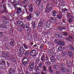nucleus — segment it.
<instances>
[{
	"instance_id": "29",
	"label": "nucleus",
	"mask_w": 74,
	"mask_h": 74,
	"mask_svg": "<svg viewBox=\"0 0 74 74\" xmlns=\"http://www.w3.org/2000/svg\"><path fill=\"white\" fill-rule=\"evenodd\" d=\"M23 23H22V21H18L17 22V24L19 26H21L23 24Z\"/></svg>"
},
{
	"instance_id": "64",
	"label": "nucleus",
	"mask_w": 74,
	"mask_h": 74,
	"mask_svg": "<svg viewBox=\"0 0 74 74\" xmlns=\"http://www.w3.org/2000/svg\"><path fill=\"white\" fill-rule=\"evenodd\" d=\"M8 36L6 35L4 36V38L5 40H7L8 39Z\"/></svg>"
},
{
	"instance_id": "49",
	"label": "nucleus",
	"mask_w": 74,
	"mask_h": 74,
	"mask_svg": "<svg viewBox=\"0 0 74 74\" xmlns=\"http://www.w3.org/2000/svg\"><path fill=\"white\" fill-rule=\"evenodd\" d=\"M21 28L23 29H25V27L26 28V26H25V24L24 25V24H23L21 26Z\"/></svg>"
},
{
	"instance_id": "1",
	"label": "nucleus",
	"mask_w": 74,
	"mask_h": 74,
	"mask_svg": "<svg viewBox=\"0 0 74 74\" xmlns=\"http://www.w3.org/2000/svg\"><path fill=\"white\" fill-rule=\"evenodd\" d=\"M30 55L33 57L34 58L35 56L38 55V52L35 49L32 50L30 52Z\"/></svg>"
},
{
	"instance_id": "24",
	"label": "nucleus",
	"mask_w": 74,
	"mask_h": 74,
	"mask_svg": "<svg viewBox=\"0 0 74 74\" xmlns=\"http://www.w3.org/2000/svg\"><path fill=\"white\" fill-rule=\"evenodd\" d=\"M0 64H5V61L3 60H0Z\"/></svg>"
},
{
	"instance_id": "33",
	"label": "nucleus",
	"mask_w": 74,
	"mask_h": 74,
	"mask_svg": "<svg viewBox=\"0 0 74 74\" xmlns=\"http://www.w3.org/2000/svg\"><path fill=\"white\" fill-rule=\"evenodd\" d=\"M28 68L29 69V70L30 71H33V69L34 68V67L29 66H28Z\"/></svg>"
},
{
	"instance_id": "30",
	"label": "nucleus",
	"mask_w": 74,
	"mask_h": 74,
	"mask_svg": "<svg viewBox=\"0 0 74 74\" xmlns=\"http://www.w3.org/2000/svg\"><path fill=\"white\" fill-rule=\"evenodd\" d=\"M43 23H42V22L41 21H40L38 25L39 27H42V25H43Z\"/></svg>"
},
{
	"instance_id": "12",
	"label": "nucleus",
	"mask_w": 74,
	"mask_h": 74,
	"mask_svg": "<svg viewBox=\"0 0 74 74\" xmlns=\"http://www.w3.org/2000/svg\"><path fill=\"white\" fill-rule=\"evenodd\" d=\"M19 51L25 53V51H26L25 49L23 47H20L18 50Z\"/></svg>"
},
{
	"instance_id": "62",
	"label": "nucleus",
	"mask_w": 74,
	"mask_h": 74,
	"mask_svg": "<svg viewBox=\"0 0 74 74\" xmlns=\"http://www.w3.org/2000/svg\"><path fill=\"white\" fill-rule=\"evenodd\" d=\"M4 34V33L3 32H0V37H1L2 36H3V34Z\"/></svg>"
},
{
	"instance_id": "7",
	"label": "nucleus",
	"mask_w": 74,
	"mask_h": 74,
	"mask_svg": "<svg viewBox=\"0 0 74 74\" xmlns=\"http://www.w3.org/2000/svg\"><path fill=\"white\" fill-rule=\"evenodd\" d=\"M10 60H11L12 62H16L15 58L13 55H12L10 56Z\"/></svg>"
},
{
	"instance_id": "19",
	"label": "nucleus",
	"mask_w": 74,
	"mask_h": 74,
	"mask_svg": "<svg viewBox=\"0 0 74 74\" xmlns=\"http://www.w3.org/2000/svg\"><path fill=\"white\" fill-rule=\"evenodd\" d=\"M0 27L1 28H7V25L2 24H0Z\"/></svg>"
},
{
	"instance_id": "63",
	"label": "nucleus",
	"mask_w": 74,
	"mask_h": 74,
	"mask_svg": "<svg viewBox=\"0 0 74 74\" xmlns=\"http://www.w3.org/2000/svg\"><path fill=\"white\" fill-rule=\"evenodd\" d=\"M27 32L28 33H30V32H31V30L30 29H28L27 30Z\"/></svg>"
},
{
	"instance_id": "16",
	"label": "nucleus",
	"mask_w": 74,
	"mask_h": 74,
	"mask_svg": "<svg viewBox=\"0 0 74 74\" xmlns=\"http://www.w3.org/2000/svg\"><path fill=\"white\" fill-rule=\"evenodd\" d=\"M61 14H58L56 16L58 19H61L62 18V12H61Z\"/></svg>"
},
{
	"instance_id": "34",
	"label": "nucleus",
	"mask_w": 74,
	"mask_h": 74,
	"mask_svg": "<svg viewBox=\"0 0 74 74\" xmlns=\"http://www.w3.org/2000/svg\"><path fill=\"white\" fill-rule=\"evenodd\" d=\"M42 69L44 71H46L47 70V66L44 65L42 66Z\"/></svg>"
},
{
	"instance_id": "26",
	"label": "nucleus",
	"mask_w": 74,
	"mask_h": 74,
	"mask_svg": "<svg viewBox=\"0 0 74 74\" xmlns=\"http://www.w3.org/2000/svg\"><path fill=\"white\" fill-rule=\"evenodd\" d=\"M14 68H10L9 70V73L8 74H12V71L14 69Z\"/></svg>"
},
{
	"instance_id": "57",
	"label": "nucleus",
	"mask_w": 74,
	"mask_h": 74,
	"mask_svg": "<svg viewBox=\"0 0 74 74\" xmlns=\"http://www.w3.org/2000/svg\"><path fill=\"white\" fill-rule=\"evenodd\" d=\"M62 11H64V12H65V11H67V10H68L66 8H65L62 9Z\"/></svg>"
},
{
	"instance_id": "51",
	"label": "nucleus",
	"mask_w": 74,
	"mask_h": 74,
	"mask_svg": "<svg viewBox=\"0 0 74 74\" xmlns=\"http://www.w3.org/2000/svg\"><path fill=\"white\" fill-rule=\"evenodd\" d=\"M67 53H68L69 54V55H71H71H73V53H72V52H71V51H68L67 52Z\"/></svg>"
},
{
	"instance_id": "48",
	"label": "nucleus",
	"mask_w": 74,
	"mask_h": 74,
	"mask_svg": "<svg viewBox=\"0 0 74 74\" xmlns=\"http://www.w3.org/2000/svg\"><path fill=\"white\" fill-rule=\"evenodd\" d=\"M21 3V1L20 0H18V2L17 3H16V5H14V6H16V5H19V4Z\"/></svg>"
},
{
	"instance_id": "61",
	"label": "nucleus",
	"mask_w": 74,
	"mask_h": 74,
	"mask_svg": "<svg viewBox=\"0 0 74 74\" xmlns=\"http://www.w3.org/2000/svg\"><path fill=\"white\" fill-rule=\"evenodd\" d=\"M56 34H57L56 35L57 36V38H59V37H60V34L58 33V32L56 33Z\"/></svg>"
},
{
	"instance_id": "45",
	"label": "nucleus",
	"mask_w": 74,
	"mask_h": 74,
	"mask_svg": "<svg viewBox=\"0 0 74 74\" xmlns=\"http://www.w3.org/2000/svg\"><path fill=\"white\" fill-rule=\"evenodd\" d=\"M5 45L7 49H10V46L8 45L7 44H5Z\"/></svg>"
},
{
	"instance_id": "25",
	"label": "nucleus",
	"mask_w": 74,
	"mask_h": 74,
	"mask_svg": "<svg viewBox=\"0 0 74 74\" xmlns=\"http://www.w3.org/2000/svg\"><path fill=\"white\" fill-rule=\"evenodd\" d=\"M24 53H23L20 52H18V54L19 57L21 58L22 57V56L23 54H24Z\"/></svg>"
},
{
	"instance_id": "3",
	"label": "nucleus",
	"mask_w": 74,
	"mask_h": 74,
	"mask_svg": "<svg viewBox=\"0 0 74 74\" xmlns=\"http://www.w3.org/2000/svg\"><path fill=\"white\" fill-rule=\"evenodd\" d=\"M52 57L51 58V61L52 62H53V69H56V65H55V64L56 63V60H55V58H53V59H51Z\"/></svg>"
},
{
	"instance_id": "54",
	"label": "nucleus",
	"mask_w": 74,
	"mask_h": 74,
	"mask_svg": "<svg viewBox=\"0 0 74 74\" xmlns=\"http://www.w3.org/2000/svg\"><path fill=\"white\" fill-rule=\"evenodd\" d=\"M34 62H31V65H29V66H31V67H34Z\"/></svg>"
},
{
	"instance_id": "46",
	"label": "nucleus",
	"mask_w": 74,
	"mask_h": 74,
	"mask_svg": "<svg viewBox=\"0 0 74 74\" xmlns=\"http://www.w3.org/2000/svg\"><path fill=\"white\" fill-rule=\"evenodd\" d=\"M52 52H53V49H49L48 51V53H51Z\"/></svg>"
},
{
	"instance_id": "58",
	"label": "nucleus",
	"mask_w": 74,
	"mask_h": 74,
	"mask_svg": "<svg viewBox=\"0 0 74 74\" xmlns=\"http://www.w3.org/2000/svg\"><path fill=\"white\" fill-rule=\"evenodd\" d=\"M2 18L4 19V20L5 21H7V20H8V18L5 16H3Z\"/></svg>"
},
{
	"instance_id": "23",
	"label": "nucleus",
	"mask_w": 74,
	"mask_h": 74,
	"mask_svg": "<svg viewBox=\"0 0 74 74\" xmlns=\"http://www.w3.org/2000/svg\"><path fill=\"white\" fill-rule=\"evenodd\" d=\"M47 7H48V8L50 11L53 10V7H52V6L51 5H48L47 6Z\"/></svg>"
},
{
	"instance_id": "22",
	"label": "nucleus",
	"mask_w": 74,
	"mask_h": 74,
	"mask_svg": "<svg viewBox=\"0 0 74 74\" xmlns=\"http://www.w3.org/2000/svg\"><path fill=\"white\" fill-rule=\"evenodd\" d=\"M0 66H1L0 68L2 69H4L6 67V66H5V64H0Z\"/></svg>"
},
{
	"instance_id": "37",
	"label": "nucleus",
	"mask_w": 74,
	"mask_h": 74,
	"mask_svg": "<svg viewBox=\"0 0 74 74\" xmlns=\"http://www.w3.org/2000/svg\"><path fill=\"white\" fill-rule=\"evenodd\" d=\"M49 59L48 57V56H46V55L45 58V62H47V61H49Z\"/></svg>"
},
{
	"instance_id": "15",
	"label": "nucleus",
	"mask_w": 74,
	"mask_h": 74,
	"mask_svg": "<svg viewBox=\"0 0 74 74\" xmlns=\"http://www.w3.org/2000/svg\"><path fill=\"white\" fill-rule=\"evenodd\" d=\"M45 23L47 28H49V27H50L51 24H50V22L49 21H46Z\"/></svg>"
},
{
	"instance_id": "41",
	"label": "nucleus",
	"mask_w": 74,
	"mask_h": 74,
	"mask_svg": "<svg viewBox=\"0 0 74 74\" xmlns=\"http://www.w3.org/2000/svg\"><path fill=\"white\" fill-rule=\"evenodd\" d=\"M35 14H36L37 16H39V15L40 14V12L38 11H37L35 12Z\"/></svg>"
},
{
	"instance_id": "55",
	"label": "nucleus",
	"mask_w": 74,
	"mask_h": 74,
	"mask_svg": "<svg viewBox=\"0 0 74 74\" xmlns=\"http://www.w3.org/2000/svg\"><path fill=\"white\" fill-rule=\"evenodd\" d=\"M57 29H58L60 31H62L63 29V28L62 27H58L57 28Z\"/></svg>"
},
{
	"instance_id": "56",
	"label": "nucleus",
	"mask_w": 74,
	"mask_h": 74,
	"mask_svg": "<svg viewBox=\"0 0 74 74\" xmlns=\"http://www.w3.org/2000/svg\"><path fill=\"white\" fill-rule=\"evenodd\" d=\"M66 25H62V27L63 29H64V30H65L66 29Z\"/></svg>"
},
{
	"instance_id": "28",
	"label": "nucleus",
	"mask_w": 74,
	"mask_h": 74,
	"mask_svg": "<svg viewBox=\"0 0 74 74\" xmlns=\"http://www.w3.org/2000/svg\"><path fill=\"white\" fill-rule=\"evenodd\" d=\"M45 12L46 13H49V12L50 11L49 10V9H48V7L47 6L46 9L45 10Z\"/></svg>"
},
{
	"instance_id": "2",
	"label": "nucleus",
	"mask_w": 74,
	"mask_h": 74,
	"mask_svg": "<svg viewBox=\"0 0 74 74\" xmlns=\"http://www.w3.org/2000/svg\"><path fill=\"white\" fill-rule=\"evenodd\" d=\"M15 8H17V10L16 12V14L17 15H21V13H22L21 15H22L25 14V11H22V8H18V7H15Z\"/></svg>"
},
{
	"instance_id": "38",
	"label": "nucleus",
	"mask_w": 74,
	"mask_h": 74,
	"mask_svg": "<svg viewBox=\"0 0 74 74\" xmlns=\"http://www.w3.org/2000/svg\"><path fill=\"white\" fill-rule=\"evenodd\" d=\"M67 68H62L61 69V71L62 73H64L66 71Z\"/></svg>"
},
{
	"instance_id": "18",
	"label": "nucleus",
	"mask_w": 74,
	"mask_h": 74,
	"mask_svg": "<svg viewBox=\"0 0 74 74\" xmlns=\"http://www.w3.org/2000/svg\"><path fill=\"white\" fill-rule=\"evenodd\" d=\"M27 40H29V41H30L32 40L33 39L31 35H29L27 36Z\"/></svg>"
},
{
	"instance_id": "17",
	"label": "nucleus",
	"mask_w": 74,
	"mask_h": 74,
	"mask_svg": "<svg viewBox=\"0 0 74 74\" xmlns=\"http://www.w3.org/2000/svg\"><path fill=\"white\" fill-rule=\"evenodd\" d=\"M50 21L52 23H55L56 22V18L55 17L51 18Z\"/></svg>"
},
{
	"instance_id": "6",
	"label": "nucleus",
	"mask_w": 74,
	"mask_h": 74,
	"mask_svg": "<svg viewBox=\"0 0 74 74\" xmlns=\"http://www.w3.org/2000/svg\"><path fill=\"white\" fill-rule=\"evenodd\" d=\"M22 59H23V60L26 61L28 63L30 62V57L28 56H25L24 58H23Z\"/></svg>"
},
{
	"instance_id": "31",
	"label": "nucleus",
	"mask_w": 74,
	"mask_h": 74,
	"mask_svg": "<svg viewBox=\"0 0 74 74\" xmlns=\"http://www.w3.org/2000/svg\"><path fill=\"white\" fill-rule=\"evenodd\" d=\"M25 28L26 29H29L30 28V24L29 23H26L25 24Z\"/></svg>"
},
{
	"instance_id": "52",
	"label": "nucleus",
	"mask_w": 74,
	"mask_h": 74,
	"mask_svg": "<svg viewBox=\"0 0 74 74\" xmlns=\"http://www.w3.org/2000/svg\"><path fill=\"white\" fill-rule=\"evenodd\" d=\"M41 49H42L44 48V44H42L39 47Z\"/></svg>"
},
{
	"instance_id": "43",
	"label": "nucleus",
	"mask_w": 74,
	"mask_h": 74,
	"mask_svg": "<svg viewBox=\"0 0 74 74\" xmlns=\"http://www.w3.org/2000/svg\"><path fill=\"white\" fill-rule=\"evenodd\" d=\"M38 66H34V69L35 71H37L39 70Z\"/></svg>"
},
{
	"instance_id": "44",
	"label": "nucleus",
	"mask_w": 74,
	"mask_h": 74,
	"mask_svg": "<svg viewBox=\"0 0 74 74\" xmlns=\"http://www.w3.org/2000/svg\"><path fill=\"white\" fill-rule=\"evenodd\" d=\"M62 34L63 36H67L68 35V33L66 32H63Z\"/></svg>"
},
{
	"instance_id": "8",
	"label": "nucleus",
	"mask_w": 74,
	"mask_h": 74,
	"mask_svg": "<svg viewBox=\"0 0 74 74\" xmlns=\"http://www.w3.org/2000/svg\"><path fill=\"white\" fill-rule=\"evenodd\" d=\"M46 56V54L44 53H43V55L40 58V60L43 62H45V58Z\"/></svg>"
},
{
	"instance_id": "9",
	"label": "nucleus",
	"mask_w": 74,
	"mask_h": 74,
	"mask_svg": "<svg viewBox=\"0 0 74 74\" xmlns=\"http://www.w3.org/2000/svg\"><path fill=\"white\" fill-rule=\"evenodd\" d=\"M32 13L30 14L28 16L26 17L27 21H30V20L32 19Z\"/></svg>"
},
{
	"instance_id": "5",
	"label": "nucleus",
	"mask_w": 74,
	"mask_h": 74,
	"mask_svg": "<svg viewBox=\"0 0 74 74\" xmlns=\"http://www.w3.org/2000/svg\"><path fill=\"white\" fill-rule=\"evenodd\" d=\"M9 44L12 47L14 46V43H15V41L13 39H11L10 40Z\"/></svg>"
},
{
	"instance_id": "13",
	"label": "nucleus",
	"mask_w": 74,
	"mask_h": 74,
	"mask_svg": "<svg viewBox=\"0 0 74 74\" xmlns=\"http://www.w3.org/2000/svg\"><path fill=\"white\" fill-rule=\"evenodd\" d=\"M31 24L32 25V27L33 29H35L37 27V25H36V22L35 21L32 22Z\"/></svg>"
},
{
	"instance_id": "39",
	"label": "nucleus",
	"mask_w": 74,
	"mask_h": 74,
	"mask_svg": "<svg viewBox=\"0 0 74 74\" xmlns=\"http://www.w3.org/2000/svg\"><path fill=\"white\" fill-rule=\"evenodd\" d=\"M23 46L25 49H28V46L26 45V44H23Z\"/></svg>"
},
{
	"instance_id": "50",
	"label": "nucleus",
	"mask_w": 74,
	"mask_h": 74,
	"mask_svg": "<svg viewBox=\"0 0 74 74\" xmlns=\"http://www.w3.org/2000/svg\"><path fill=\"white\" fill-rule=\"evenodd\" d=\"M16 29H17V30H18V32H22V29H21V28L20 27H17L16 28Z\"/></svg>"
},
{
	"instance_id": "40",
	"label": "nucleus",
	"mask_w": 74,
	"mask_h": 74,
	"mask_svg": "<svg viewBox=\"0 0 74 74\" xmlns=\"http://www.w3.org/2000/svg\"><path fill=\"white\" fill-rule=\"evenodd\" d=\"M45 64L47 65V66H49L51 64V63L49 61H46L45 62Z\"/></svg>"
},
{
	"instance_id": "4",
	"label": "nucleus",
	"mask_w": 74,
	"mask_h": 74,
	"mask_svg": "<svg viewBox=\"0 0 74 74\" xmlns=\"http://www.w3.org/2000/svg\"><path fill=\"white\" fill-rule=\"evenodd\" d=\"M28 7L29 8L28 10L30 14H32V13L33 12V6L31 5H28Z\"/></svg>"
},
{
	"instance_id": "53",
	"label": "nucleus",
	"mask_w": 74,
	"mask_h": 74,
	"mask_svg": "<svg viewBox=\"0 0 74 74\" xmlns=\"http://www.w3.org/2000/svg\"><path fill=\"white\" fill-rule=\"evenodd\" d=\"M27 0H24L22 2V3L23 4H26V3H27Z\"/></svg>"
},
{
	"instance_id": "14",
	"label": "nucleus",
	"mask_w": 74,
	"mask_h": 74,
	"mask_svg": "<svg viewBox=\"0 0 74 74\" xmlns=\"http://www.w3.org/2000/svg\"><path fill=\"white\" fill-rule=\"evenodd\" d=\"M29 62H27V61H25V60H23V59H22V63L23 65L24 66H26L27 65V64Z\"/></svg>"
},
{
	"instance_id": "20",
	"label": "nucleus",
	"mask_w": 74,
	"mask_h": 74,
	"mask_svg": "<svg viewBox=\"0 0 74 74\" xmlns=\"http://www.w3.org/2000/svg\"><path fill=\"white\" fill-rule=\"evenodd\" d=\"M67 47H66L62 48L60 46L58 47V49L59 50V51H60V50H62V49H67Z\"/></svg>"
},
{
	"instance_id": "59",
	"label": "nucleus",
	"mask_w": 74,
	"mask_h": 74,
	"mask_svg": "<svg viewBox=\"0 0 74 74\" xmlns=\"http://www.w3.org/2000/svg\"><path fill=\"white\" fill-rule=\"evenodd\" d=\"M49 71H50L51 73H52L53 71H52V68L51 67H50L49 69Z\"/></svg>"
},
{
	"instance_id": "10",
	"label": "nucleus",
	"mask_w": 74,
	"mask_h": 74,
	"mask_svg": "<svg viewBox=\"0 0 74 74\" xmlns=\"http://www.w3.org/2000/svg\"><path fill=\"white\" fill-rule=\"evenodd\" d=\"M56 43L58 44L59 45H62L63 46L64 45V42L63 41H59L58 42H56Z\"/></svg>"
},
{
	"instance_id": "36",
	"label": "nucleus",
	"mask_w": 74,
	"mask_h": 74,
	"mask_svg": "<svg viewBox=\"0 0 74 74\" xmlns=\"http://www.w3.org/2000/svg\"><path fill=\"white\" fill-rule=\"evenodd\" d=\"M42 63H44V62H40V63L39 64V66L38 67L40 68H41L42 67Z\"/></svg>"
},
{
	"instance_id": "60",
	"label": "nucleus",
	"mask_w": 74,
	"mask_h": 74,
	"mask_svg": "<svg viewBox=\"0 0 74 74\" xmlns=\"http://www.w3.org/2000/svg\"><path fill=\"white\" fill-rule=\"evenodd\" d=\"M34 38H37V35L36 34H34Z\"/></svg>"
},
{
	"instance_id": "47",
	"label": "nucleus",
	"mask_w": 74,
	"mask_h": 74,
	"mask_svg": "<svg viewBox=\"0 0 74 74\" xmlns=\"http://www.w3.org/2000/svg\"><path fill=\"white\" fill-rule=\"evenodd\" d=\"M56 11L55 10H53V14L52 15L53 16H56Z\"/></svg>"
},
{
	"instance_id": "42",
	"label": "nucleus",
	"mask_w": 74,
	"mask_h": 74,
	"mask_svg": "<svg viewBox=\"0 0 74 74\" xmlns=\"http://www.w3.org/2000/svg\"><path fill=\"white\" fill-rule=\"evenodd\" d=\"M67 21L70 23H72L73 22V20H72V19L71 18H70Z\"/></svg>"
},
{
	"instance_id": "32",
	"label": "nucleus",
	"mask_w": 74,
	"mask_h": 74,
	"mask_svg": "<svg viewBox=\"0 0 74 74\" xmlns=\"http://www.w3.org/2000/svg\"><path fill=\"white\" fill-rule=\"evenodd\" d=\"M2 56L3 57V58H6L7 55V53L3 52H2Z\"/></svg>"
},
{
	"instance_id": "11",
	"label": "nucleus",
	"mask_w": 74,
	"mask_h": 74,
	"mask_svg": "<svg viewBox=\"0 0 74 74\" xmlns=\"http://www.w3.org/2000/svg\"><path fill=\"white\" fill-rule=\"evenodd\" d=\"M42 2V0H37L35 2V3L38 6H40Z\"/></svg>"
},
{
	"instance_id": "21",
	"label": "nucleus",
	"mask_w": 74,
	"mask_h": 74,
	"mask_svg": "<svg viewBox=\"0 0 74 74\" xmlns=\"http://www.w3.org/2000/svg\"><path fill=\"white\" fill-rule=\"evenodd\" d=\"M26 52L24 53L25 56H28L29 55V50L26 51Z\"/></svg>"
},
{
	"instance_id": "35",
	"label": "nucleus",
	"mask_w": 74,
	"mask_h": 74,
	"mask_svg": "<svg viewBox=\"0 0 74 74\" xmlns=\"http://www.w3.org/2000/svg\"><path fill=\"white\" fill-rule=\"evenodd\" d=\"M10 62V61L9 60L7 61L6 62L8 67H10V64H11V62Z\"/></svg>"
},
{
	"instance_id": "27",
	"label": "nucleus",
	"mask_w": 74,
	"mask_h": 74,
	"mask_svg": "<svg viewBox=\"0 0 74 74\" xmlns=\"http://www.w3.org/2000/svg\"><path fill=\"white\" fill-rule=\"evenodd\" d=\"M69 48L71 51H74V48H73V46H72V45H69Z\"/></svg>"
}]
</instances>
